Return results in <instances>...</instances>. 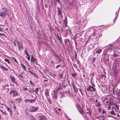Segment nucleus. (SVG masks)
Returning a JSON list of instances; mask_svg holds the SVG:
<instances>
[{
  "label": "nucleus",
  "instance_id": "f257e3e1",
  "mask_svg": "<svg viewBox=\"0 0 120 120\" xmlns=\"http://www.w3.org/2000/svg\"><path fill=\"white\" fill-rule=\"evenodd\" d=\"M1 9L2 11L0 12V16L4 19L5 18L8 14L7 9L6 8H3Z\"/></svg>",
  "mask_w": 120,
  "mask_h": 120
},
{
  "label": "nucleus",
  "instance_id": "f03ea898",
  "mask_svg": "<svg viewBox=\"0 0 120 120\" xmlns=\"http://www.w3.org/2000/svg\"><path fill=\"white\" fill-rule=\"evenodd\" d=\"M92 86L90 85L87 89V90L88 91L93 92L95 91L96 90L95 88V85L94 84H93L92 82H91Z\"/></svg>",
  "mask_w": 120,
  "mask_h": 120
},
{
  "label": "nucleus",
  "instance_id": "7ed1b4c3",
  "mask_svg": "<svg viewBox=\"0 0 120 120\" xmlns=\"http://www.w3.org/2000/svg\"><path fill=\"white\" fill-rule=\"evenodd\" d=\"M9 94L10 95L12 94L14 97H15L19 95L17 91L15 90H11Z\"/></svg>",
  "mask_w": 120,
  "mask_h": 120
},
{
  "label": "nucleus",
  "instance_id": "20e7f679",
  "mask_svg": "<svg viewBox=\"0 0 120 120\" xmlns=\"http://www.w3.org/2000/svg\"><path fill=\"white\" fill-rule=\"evenodd\" d=\"M16 41L18 47V50H22L23 48L22 43H20L18 40H17Z\"/></svg>",
  "mask_w": 120,
  "mask_h": 120
},
{
  "label": "nucleus",
  "instance_id": "39448f33",
  "mask_svg": "<svg viewBox=\"0 0 120 120\" xmlns=\"http://www.w3.org/2000/svg\"><path fill=\"white\" fill-rule=\"evenodd\" d=\"M53 55L55 57V58L56 59V61H57V62H56L57 63H59L60 62V61H61V60L60 57L58 56L56 53H54Z\"/></svg>",
  "mask_w": 120,
  "mask_h": 120
},
{
  "label": "nucleus",
  "instance_id": "423d86ee",
  "mask_svg": "<svg viewBox=\"0 0 120 120\" xmlns=\"http://www.w3.org/2000/svg\"><path fill=\"white\" fill-rule=\"evenodd\" d=\"M39 108V107L37 106L36 107L32 106L30 108V111L32 112L36 111Z\"/></svg>",
  "mask_w": 120,
  "mask_h": 120
},
{
  "label": "nucleus",
  "instance_id": "0eeeda50",
  "mask_svg": "<svg viewBox=\"0 0 120 120\" xmlns=\"http://www.w3.org/2000/svg\"><path fill=\"white\" fill-rule=\"evenodd\" d=\"M10 77L11 80L13 82L18 86L19 85L17 83V82L15 77L11 75H10Z\"/></svg>",
  "mask_w": 120,
  "mask_h": 120
},
{
  "label": "nucleus",
  "instance_id": "6e6552de",
  "mask_svg": "<svg viewBox=\"0 0 120 120\" xmlns=\"http://www.w3.org/2000/svg\"><path fill=\"white\" fill-rule=\"evenodd\" d=\"M71 83L72 86L73 88L74 89L75 93V94L78 91V90L77 88L75 86L74 83V82H71Z\"/></svg>",
  "mask_w": 120,
  "mask_h": 120
},
{
  "label": "nucleus",
  "instance_id": "1a4fd4ad",
  "mask_svg": "<svg viewBox=\"0 0 120 120\" xmlns=\"http://www.w3.org/2000/svg\"><path fill=\"white\" fill-rule=\"evenodd\" d=\"M8 87L9 85H4L2 86V87L4 88L3 90H5L7 92L9 90V88Z\"/></svg>",
  "mask_w": 120,
  "mask_h": 120
},
{
  "label": "nucleus",
  "instance_id": "9d476101",
  "mask_svg": "<svg viewBox=\"0 0 120 120\" xmlns=\"http://www.w3.org/2000/svg\"><path fill=\"white\" fill-rule=\"evenodd\" d=\"M78 110L79 113L81 114H82L84 113V111L83 109L80 107L78 108Z\"/></svg>",
  "mask_w": 120,
  "mask_h": 120
},
{
  "label": "nucleus",
  "instance_id": "9b49d317",
  "mask_svg": "<svg viewBox=\"0 0 120 120\" xmlns=\"http://www.w3.org/2000/svg\"><path fill=\"white\" fill-rule=\"evenodd\" d=\"M112 111L110 112V113L111 114L113 115H115V113L114 112V109L115 110V111H116V108H115V107H112Z\"/></svg>",
  "mask_w": 120,
  "mask_h": 120
},
{
  "label": "nucleus",
  "instance_id": "f8f14e48",
  "mask_svg": "<svg viewBox=\"0 0 120 120\" xmlns=\"http://www.w3.org/2000/svg\"><path fill=\"white\" fill-rule=\"evenodd\" d=\"M39 120H45L46 119V117L44 116H39L38 117Z\"/></svg>",
  "mask_w": 120,
  "mask_h": 120
},
{
  "label": "nucleus",
  "instance_id": "ddd939ff",
  "mask_svg": "<svg viewBox=\"0 0 120 120\" xmlns=\"http://www.w3.org/2000/svg\"><path fill=\"white\" fill-rule=\"evenodd\" d=\"M87 111H88V112H86V113L87 114H89L90 116L91 117V112L92 111L89 108H88L86 109Z\"/></svg>",
  "mask_w": 120,
  "mask_h": 120
},
{
  "label": "nucleus",
  "instance_id": "4468645a",
  "mask_svg": "<svg viewBox=\"0 0 120 120\" xmlns=\"http://www.w3.org/2000/svg\"><path fill=\"white\" fill-rule=\"evenodd\" d=\"M16 102L18 103H20L22 101V99L21 98H17L15 99Z\"/></svg>",
  "mask_w": 120,
  "mask_h": 120
},
{
  "label": "nucleus",
  "instance_id": "2eb2a0df",
  "mask_svg": "<svg viewBox=\"0 0 120 120\" xmlns=\"http://www.w3.org/2000/svg\"><path fill=\"white\" fill-rule=\"evenodd\" d=\"M28 71L32 75H33L36 78H38V76L37 75V74H35L34 73H33L32 72L30 71V70H29Z\"/></svg>",
  "mask_w": 120,
  "mask_h": 120
},
{
  "label": "nucleus",
  "instance_id": "dca6fc26",
  "mask_svg": "<svg viewBox=\"0 0 120 120\" xmlns=\"http://www.w3.org/2000/svg\"><path fill=\"white\" fill-rule=\"evenodd\" d=\"M82 36L81 34H77L76 35V38H79L81 40L82 39V38L81 37Z\"/></svg>",
  "mask_w": 120,
  "mask_h": 120
},
{
  "label": "nucleus",
  "instance_id": "f3484780",
  "mask_svg": "<svg viewBox=\"0 0 120 120\" xmlns=\"http://www.w3.org/2000/svg\"><path fill=\"white\" fill-rule=\"evenodd\" d=\"M6 108L7 109V110L8 112L10 113L11 116H12V112L11 109L9 107L6 106Z\"/></svg>",
  "mask_w": 120,
  "mask_h": 120
},
{
  "label": "nucleus",
  "instance_id": "a211bd4d",
  "mask_svg": "<svg viewBox=\"0 0 120 120\" xmlns=\"http://www.w3.org/2000/svg\"><path fill=\"white\" fill-rule=\"evenodd\" d=\"M45 95L47 98L49 95V92L48 89H46L45 90Z\"/></svg>",
  "mask_w": 120,
  "mask_h": 120
},
{
  "label": "nucleus",
  "instance_id": "6ab92c4d",
  "mask_svg": "<svg viewBox=\"0 0 120 120\" xmlns=\"http://www.w3.org/2000/svg\"><path fill=\"white\" fill-rule=\"evenodd\" d=\"M61 9H60L59 7L58 8V14H57V15H59L60 16V15H61L62 14V12L61 11Z\"/></svg>",
  "mask_w": 120,
  "mask_h": 120
},
{
  "label": "nucleus",
  "instance_id": "aec40b11",
  "mask_svg": "<svg viewBox=\"0 0 120 120\" xmlns=\"http://www.w3.org/2000/svg\"><path fill=\"white\" fill-rule=\"evenodd\" d=\"M116 103H114L113 101L112 100H111V99L110 98V101H109V104L111 105H116Z\"/></svg>",
  "mask_w": 120,
  "mask_h": 120
},
{
  "label": "nucleus",
  "instance_id": "412c9836",
  "mask_svg": "<svg viewBox=\"0 0 120 120\" xmlns=\"http://www.w3.org/2000/svg\"><path fill=\"white\" fill-rule=\"evenodd\" d=\"M33 63H35L36 65H38V61L36 58H34L33 60Z\"/></svg>",
  "mask_w": 120,
  "mask_h": 120
},
{
  "label": "nucleus",
  "instance_id": "4be33fe9",
  "mask_svg": "<svg viewBox=\"0 0 120 120\" xmlns=\"http://www.w3.org/2000/svg\"><path fill=\"white\" fill-rule=\"evenodd\" d=\"M1 68L4 71H8V69L7 68H6L3 65H2V66H1Z\"/></svg>",
  "mask_w": 120,
  "mask_h": 120
},
{
  "label": "nucleus",
  "instance_id": "5701e85b",
  "mask_svg": "<svg viewBox=\"0 0 120 120\" xmlns=\"http://www.w3.org/2000/svg\"><path fill=\"white\" fill-rule=\"evenodd\" d=\"M102 51L101 49H98L96 51V53L97 54H99Z\"/></svg>",
  "mask_w": 120,
  "mask_h": 120
},
{
  "label": "nucleus",
  "instance_id": "b1692460",
  "mask_svg": "<svg viewBox=\"0 0 120 120\" xmlns=\"http://www.w3.org/2000/svg\"><path fill=\"white\" fill-rule=\"evenodd\" d=\"M21 65V66L23 69L25 71L26 70V67L23 64H20Z\"/></svg>",
  "mask_w": 120,
  "mask_h": 120
},
{
  "label": "nucleus",
  "instance_id": "393cba45",
  "mask_svg": "<svg viewBox=\"0 0 120 120\" xmlns=\"http://www.w3.org/2000/svg\"><path fill=\"white\" fill-rule=\"evenodd\" d=\"M39 90L38 88H37L35 90H34L33 89V93L35 92L36 94H38V91Z\"/></svg>",
  "mask_w": 120,
  "mask_h": 120
},
{
  "label": "nucleus",
  "instance_id": "a878e982",
  "mask_svg": "<svg viewBox=\"0 0 120 120\" xmlns=\"http://www.w3.org/2000/svg\"><path fill=\"white\" fill-rule=\"evenodd\" d=\"M0 111L2 113H3L5 115H7V113H6V112L5 111H4L3 110H1V109H0Z\"/></svg>",
  "mask_w": 120,
  "mask_h": 120
},
{
  "label": "nucleus",
  "instance_id": "bb28decb",
  "mask_svg": "<svg viewBox=\"0 0 120 120\" xmlns=\"http://www.w3.org/2000/svg\"><path fill=\"white\" fill-rule=\"evenodd\" d=\"M63 72L62 74L60 73V74H59L58 75L59 78H60V79H62L63 77Z\"/></svg>",
  "mask_w": 120,
  "mask_h": 120
},
{
  "label": "nucleus",
  "instance_id": "cd10ccee",
  "mask_svg": "<svg viewBox=\"0 0 120 120\" xmlns=\"http://www.w3.org/2000/svg\"><path fill=\"white\" fill-rule=\"evenodd\" d=\"M26 55H27V57H26V58H27L28 60L29 61L30 60V55L28 53L26 54Z\"/></svg>",
  "mask_w": 120,
  "mask_h": 120
},
{
  "label": "nucleus",
  "instance_id": "c85d7f7f",
  "mask_svg": "<svg viewBox=\"0 0 120 120\" xmlns=\"http://www.w3.org/2000/svg\"><path fill=\"white\" fill-rule=\"evenodd\" d=\"M36 100L35 99H34L30 100V102L31 103H33L35 102Z\"/></svg>",
  "mask_w": 120,
  "mask_h": 120
},
{
  "label": "nucleus",
  "instance_id": "c756f323",
  "mask_svg": "<svg viewBox=\"0 0 120 120\" xmlns=\"http://www.w3.org/2000/svg\"><path fill=\"white\" fill-rule=\"evenodd\" d=\"M77 75V73H75L71 74V75L72 77L74 78Z\"/></svg>",
  "mask_w": 120,
  "mask_h": 120
},
{
  "label": "nucleus",
  "instance_id": "7c9ffc66",
  "mask_svg": "<svg viewBox=\"0 0 120 120\" xmlns=\"http://www.w3.org/2000/svg\"><path fill=\"white\" fill-rule=\"evenodd\" d=\"M23 89L25 91H26L28 90V88L26 86H24L23 87Z\"/></svg>",
  "mask_w": 120,
  "mask_h": 120
},
{
  "label": "nucleus",
  "instance_id": "2f4dec72",
  "mask_svg": "<svg viewBox=\"0 0 120 120\" xmlns=\"http://www.w3.org/2000/svg\"><path fill=\"white\" fill-rule=\"evenodd\" d=\"M47 100L49 102L50 104H51L52 103V101L50 99H49V98H47Z\"/></svg>",
  "mask_w": 120,
  "mask_h": 120
},
{
  "label": "nucleus",
  "instance_id": "473e14b6",
  "mask_svg": "<svg viewBox=\"0 0 120 120\" xmlns=\"http://www.w3.org/2000/svg\"><path fill=\"white\" fill-rule=\"evenodd\" d=\"M33 89H34V88L32 89V90L30 89H28V92H29L30 93H33Z\"/></svg>",
  "mask_w": 120,
  "mask_h": 120
},
{
  "label": "nucleus",
  "instance_id": "72a5a7b5",
  "mask_svg": "<svg viewBox=\"0 0 120 120\" xmlns=\"http://www.w3.org/2000/svg\"><path fill=\"white\" fill-rule=\"evenodd\" d=\"M4 60L7 62L8 64H10V62L9 60L7 59H4Z\"/></svg>",
  "mask_w": 120,
  "mask_h": 120
},
{
  "label": "nucleus",
  "instance_id": "f704fd0d",
  "mask_svg": "<svg viewBox=\"0 0 120 120\" xmlns=\"http://www.w3.org/2000/svg\"><path fill=\"white\" fill-rule=\"evenodd\" d=\"M101 105V103L99 102H98L97 103V105H95L96 106H97L98 107H100Z\"/></svg>",
  "mask_w": 120,
  "mask_h": 120
},
{
  "label": "nucleus",
  "instance_id": "c9c22d12",
  "mask_svg": "<svg viewBox=\"0 0 120 120\" xmlns=\"http://www.w3.org/2000/svg\"><path fill=\"white\" fill-rule=\"evenodd\" d=\"M77 54L75 51V57L74 59L75 60H76L77 58Z\"/></svg>",
  "mask_w": 120,
  "mask_h": 120
},
{
  "label": "nucleus",
  "instance_id": "e433bc0d",
  "mask_svg": "<svg viewBox=\"0 0 120 120\" xmlns=\"http://www.w3.org/2000/svg\"><path fill=\"white\" fill-rule=\"evenodd\" d=\"M116 48V46H114L112 48H109L108 49L109 50H112L114 49H115Z\"/></svg>",
  "mask_w": 120,
  "mask_h": 120
},
{
  "label": "nucleus",
  "instance_id": "4c0bfd02",
  "mask_svg": "<svg viewBox=\"0 0 120 120\" xmlns=\"http://www.w3.org/2000/svg\"><path fill=\"white\" fill-rule=\"evenodd\" d=\"M29 82L32 86L33 87L34 86H35L34 84V83L32 82V81H30Z\"/></svg>",
  "mask_w": 120,
  "mask_h": 120
},
{
  "label": "nucleus",
  "instance_id": "58836bf2",
  "mask_svg": "<svg viewBox=\"0 0 120 120\" xmlns=\"http://www.w3.org/2000/svg\"><path fill=\"white\" fill-rule=\"evenodd\" d=\"M60 86H61V85L60 84V87H58V88H57V89L56 90V92L58 91L60 89Z\"/></svg>",
  "mask_w": 120,
  "mask_h": 120
},
{
  "label": "nucleus",
  "instance_id": "ea45409f",
  "mask_svg": "<svg viewBox=\"0 0 120 120\" xmlns=\"http://www.w3.org/2000/svg\"><path fill=\"white\" fill-rule=\"evenodd\" d=\"M34 58V57L32 55H31V62H33V59H34V58Z\"/></svg>",
  "mask_w": 120,
  "mask_h": 120
},
{
  "label": "nucleus",
  "instance_id": "a19ab883",
  "mask_svg": "<svg viewBox=\"0 0 120 120\" xmlns=\"http://www.w3.org/2000/svg\"><path fill=\"white\" fill-rule=\"evenodd\" d=\"M96 58L95 57H93V60L92 61V63H94V62L95 61Z\"/></svg>",
  "mask_w": 120,
  "mask_h": 120
},
{
  "label": "nucleus",
  "instance_id": "79ce46f5",
  "mask_svg": "<svg viewBox=\"0 0 120 120\" xmlns=\"http://www.w3.org/2000/svg\"><path fill=\"white\" fill-rule=\"evenodd\" d=\"M101 78L102 79L103 78V77L104 78V79H105L106 77V75H101Z\"/></svg>",
  "mask_w": 120,
  "mask_h": 120
},
{
  "label": "nucleus",
  "instance_id": "37998d69",
  "mask_svg": "<svg viewBox=\"0 0 120 120\" xmlns=\"http://www.w3.org/2000/svg\"><path fill=\"white\" fill-rule=\"evenodd\" d=\"M14 60V61L17 63H18V62L16 59L14 57H13L12 58Z\"/></svg>",
  "mask_w": 120,
  "mask_h": 120
},
{
  "label": "nucleus",
  "instance_id": "c03bdc74",
  "mask_svg": "<svg viewBox=\"0 0 120 120\" xmlns=\"http://www.w3.org/2000/svg\"><path fill=\"white\" fill-rule=\"evenodd\" d=\"M113 56L114 57H116L118 56V55L117 54L114 53L113 54Z\"/></svg>",
  "mask_w": 120,
  "mask_h": 120
},
{
  "label": "nucleus",
  "instance_id": "a18cd8bd",
  "mask_svg": "<svg viewBox=\"0 0 120 120\" xmlns=\"http://www.w3.org/2000/svg\"><path fill=\"white\" fill-rule=\"evenodd\" d=\"M82 116L85 119H87V117H86V115H84L83 114H82Z\"/></svg>",
  "mask_w": 120,
  "mask_h": 120
},
{
  "label": "nucleus",
  "instance_id": "49530a36",
  "mask_svg": "<svg viewBox=\"0 0 120 120\" xmlns=\"http://www.w3.org/2000/svg\"><path fill=\"white\" fill-rule=\"evenodd\" d=\"M114 107L115 108H116V109H117L118 110H119V108H118V106L116 104V106H115V107Z\"/></svg>",
  "mask_w": 120,
  "mask_h": 120
},
{
  "label": "nucleus",
  "instance_id": "de8ad7c7",
  "mask_svg": "<svg viewBox=\"0 0 120 120\" xmlns=\"http://www.w3.org/2000/svg\"><path fill=\"white\" fill-rule=\"evenodd\" d=\"M106 111H105L104 110H103L102 111V113L104 114H106Z\"/></svg>",
  "mask_w": 120,
  "mask_h": 120
},
{
  "label": "nucleus",
  "instance_id": "09e8293b",
  "mask_svg": "<svg viewBox=\"0 0 120 120\" xmlns=\"http://www.w3.org/2000/svg\"><path fill=\"white\" fill-rule=\"evenodd\" d=\"M65 92L67 94H70V92L69 91L68 89V91H65Z\"/></svg>",
  "mask_w": 120,
  "mask_h": 120
},
{
  "label": "nucleus",
  "instance_id": "8fccbe9b",
  "mask_svg": "<svg viewBox=\"0 0 120 120\" xmlns=\"http://www.w3.org/2000/svg\"><path fill=\"white\" fill-rule=\"evenodd\" d=\"M57 37H58V39L60 41V42H61V40L59 36L58 35V34H57Z\"/></svg>",
  "mask_w": 120,
  "mask_h": 120
},
{
  "label": "nucleus",
  "instance_id": "3c124183",
  "mask_svg": "<svg viewBox=\"0 0 120 120\" xmlns=\"http://www.w3.org/2000/svg\"><path fill=\"white\" fill-rule=\"evenodd\" d=\"M79 92H80V93H81V94L82 95L83 94H82V90H81V89L80 88L79 89Z\"/></svg>",
  "mask_w": 120,
  "mask_h": 120
},
{
  "label": "nucleus",
  "instance_id": "603ef678",
  "mask_svg": "<svg viewBox=\"0 0 120 120\" xmlns=\"http://www.w3.org/2000/svg\"><path fill=\"white\" fill-rule=\"evenodd\" d=\"M111 105L109 104V105L108 107V110H110L111 109Z\"/></svg>",
  "mask_w": 120,
  "mask_h": 120
},
{
  "label": "nucleus",
  "instance_id": "864d4df0",
  "mask_svg": "<svg viewBox=\"0 0 120 120\" xmlns=\"http://www.w3.org/2000/svg\"><path fill=\"white\" fill-rule=\"evenodd\" d=\"M30 99H25V101L26 102H28L29 101H30Z\"/></svg>",
  "mask_w": 120,
  "mask_h": 120
},
{
  "label": "nucleus",
  "instance_id": "5fc2aeb1",
  "mask_svg": "<svg viewBox=\"0 0 120 120\" xmlns=\"http://www.w3.org/2000/svg\"><path fill=\"white\" fill-rule=\"evenodd\" d=\"M19 76L22 79H23V76L21 74H19Z\"/></svg>",
  "mask_w": 120,
  "mask_h": 120
},
{
  "label": "nucleus",
  "instance_id": "6e6d98bb",
  "mask_svg": "<svg viewBox=\"0 0 120 120\" xmlns=\"http://www.w3.org/2000/svg\"><path fill=\"white\" fill-rule=\"evenodd\" d=\"M60 66H60V65H57L56 66V68H58L59 67H60Z\"/></svg>",
  "mask_w": 120,
  "mask_h": 120
},
{
  "label": "nucleus",
  "instance_id": "4d7b16f0",
  "mask_svg": "<svg viewBox=\"0 0 120 120\" xmlns=\"http://www.w3.org/2000/svg\"><path fill=\"white\" fill-rule=\"evenodd\" d=\"M101 108H98V111L100 113L101 112Z\"/></svg>",
  "mask_w": 120,
  "mask_h": 120
},
{
  "label": "nucleus",
  "instance_id": "13d9d810",
  "mask_svg": "<svg viewBox=\"0 0 120 120\" xmlns=\"http://www.w3.org/2000/svg\"><path fill=\"white\" fill-rule=\"evenodd\" d=\"M16 40H18L16 38H15V39L14 40V41H13V43H15L16 42Z\"/></svg>",
  "mask_w": 120,
  "mask_h": 120
},
{
  "label": "nucleus",
  "instance_id": "bf43d9fd",
  "mask_svg": "<svg viewBox=\"0 0 120 120\" xmlns=\"http://www.w3.org/2000/svg\"><path fill=\"white\" fill-rule=\"evenodd\" d=\"M67 18L66 17L65 18V19L64 22H65V23H66V22L67 21Z\"/></svg>",
  "mask_w": 120,
  "mask_h": 120
},
{
  "label": "nucleus",
  "instance_id": "052dcab7",
  "mask_svg": "<svg viewBox=\"0 0 120 120\" xmlns=\"http://www.w3.org/2000/svg\"><path fill=\"white\" fill-rule=\"evenodd\" d=\"M26 113V114L27 115V116H29V114L26 111H25Z\"/></svg>",
  "mask_w": 120,
  "mask_h": 120
},
{
  "label": "nucleus",
  "instance_id": "680f3d73",
  "mask_svg": "<svg viewBox=\"0 0 120 120\" xmlns=\"http://www.w3.org/2000/svg\"><path fill=\"white\" fill-rule=\"evenodd\" d=\"M54 97L55 99H57V97L56 95H55L54 96Z\"/></svg>",
  "mask_w": 120,
  "mask_h": 120
},
{
  "label": "nucleus",
  "instance_id": "e2e57ef3",
  "mask_svg": "<svg viewBox=\"0 0 120 120\" xmlns=\"http://www.w3.org/2000/svg\"><path fill=\"white\" fill-rule=\"evenodd\" d=\"M24 52H25V53H26V54L28 53V52H27V51L26 50V49H25V50L24 51Z\"/></svg>",
  "mask_w": 120,
  "mask_h": 120
},
{
  "label": "nucleus",
  "instance_id": "0e129e2a",
  "mask_svg": "<svg viewBox=\"0 0 120 120\" xmlns=\"http://www.w3.org/2000/svg\"><path fill=\"white\" fill-rule=\"evenodd\" d=\"M51 63L52 64H54V62H53V61L52 60H51Z\"/></svg>",
  "mask_w": 120,
  "mask_h": 120
},
{
  "label": "nucleus",
  "instance_id": "69168bd1",
  "mask_svg": "<svg viewBox=\"0 0 120 120\" xmlns=\"http://www.w3.org/2000/svg\"><path fill=\"white\" fill-rule=\"evenodd\" d=\"M29 116L30 117H31V118H32V117H33V115H31V114H29Z\"/></svg>",
  "mask_w": 120,
  "mask_h": 120
},
{
  "label": "nucleus",
  "instance_id": "338daca9",
  "mask_svg": "<svg viewBox=\"0 0 120 120\" xmlns=\"http://www.w3.org/2000/svg\"><path fill=\"white\" fill-rule=\"evenodd\" d=\"M30 120H35V118L33 117H32L31 119Z\"/></svg>",
  "mask_w": 120,
  "mask_h": 120
},
{
  "label": "nucleus",
  "instance_id": "774afa93",
  "mask_svg": "<svg viewBox=\"0 0 120 120\" xmlns=\"http://www.w3.org/2000/svg\"><path fill=\"white\" fill-rule=\"evenodd\" d=\"M109 46H110V47L113 46V45L112 44H109Z\"/></svg>",
  "mask_w": 120,
  "mask_h": 120
}]
</instances>
